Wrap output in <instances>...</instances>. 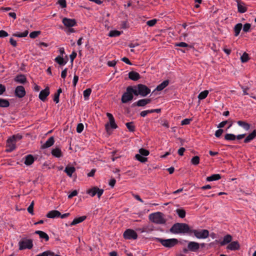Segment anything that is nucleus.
<instances>
[{
  "label": "nucleus",
  "instance_id": "f3484780",
  "mask_svg": "<svg viewBox=\"0 0 256 256\" xmlns=\"http://www.w3.org/2000/svg\"><path fill=\"white\" fill-rule=\"evenodd\" d=\"M237 6L238 12L240 13H244L247 10L245 4L240 0H237Z\"/></svg>",
  "mask_w": 256,
  "mask_h": 256
},
{
  "label": "nucleus",
  "instance_id": "c03bdc74",
  "mask_svg": "<svg viewBox=\"0 0 256 256\" xmlns=\"http://www.w3.org/2000/svg\"><path fill=\"white\" fill-rule=\"evenodd\" d=\"M192 164L194 165H198L200 163V158L198 156H194L190 161Z\"/></svg>",
  "mask_w": 256,
  "mask_h": 256
},
{
  "label": "nucleus",
  "instance_id": "09e8293b",
  "mask_svg": "<svg viewBox=\"0 0 256 256\" xmlns=\"http://www.w3.org/2000/svg\"><path fill=\"white\" fill-rule=\"evenodd\" d=\"M64 32L68 35L72 33L76 32L74 28H72V27H68L66 28V29L64 30Z\"/></svg>",
  "mask_w": 256,
  "mask_h": 256
},
{
  "label": "nucleus",
  "instance_id": "9b49d317",
  "mask_svg": "<svg viewBox=\"0 0 256 256\" xmlns=\"http://www.w3.org/2000/svg\"><path fill=\"white\" fill-rule=\"evenodd\" d=\"M62 22L66 28L73 27L76 25V22L75 19L64 18L62 20Z\"/></svg>",
  "mask_w": 256,
  "mask_h": 256
},
{
  "label": "nucleus",
  "instance_id": "774afa93",
  "mask_svg": "<svg viewBox=\"0 0 256 256\" xmlns=\"http://www.w3.org/2000/svg\"><path fill=\"white\" fill-rule=\"evenodd\" d=\"M122 60L128 64H129V65L132 64L130 61V60L126 57H124L123 58H122Z\"/></svg>",
  "mask_w": 256,
  "mask_h": 256
},
{
  "label": "nucleus",
  "instance_id": "4be33fe9",
  "mask_svg": "<svg viewBox=\"0 0 256 256\" xmlns=\"http://www.w3.org/2000/svg\"><path fill=\"white\" fill-rule=\"evenodd\" d=\"M232 240V236L230 234H226L223 240L221 241L220 244V246H224L226 245L231 242Z\"/></svg>",
  "mask_w": 256,
  "mask_h": 256
},
{
  "label": "nucleus",
  "instance_id": "49530a36",
  "mask_svg": "<svg viewBox=\"0 0 256 256\" xmlns=\"http://www.w3.org/2000/svg\"><path fill=\"white\" fill-rule=\"evenodd\" d=\"M149 154H150V152L148 150L144 149V148H140L139 150V154H138L146 156H148Z\"/></svg>",
  "mask_w": 256,
  "mask_h": 256
},
{
  "label": "nucleus",
  "instance_id": "1a4fd4ad",
  "mask_svg": "<svg viewBox=\"0 0 256 256\" xmlns=\"http://www.w3.org/2000/svg\"><path fill=\"white\" fill-rule=\"evenodd\" d=\"M104 190L102 189H100L96 186L86 191V194H90L91 196L93 197L96 194L98 198L101 196Z\"/></svg>",
  "mask_w": 256,
  "mask_h": 256
},
{
  "label": "nucleus",
  "instance_id": "423d86ee",
  "mask_svg": "<svg viewBox=\"0 0 256 256\" xmlns=\"http://www.w3.org/2000/svg\"><path fill=\"white\" fill-rule=\"evenodd\" d=\"M193 234L198 239H206L209 236V232L207 230H190V234Z\"/></svg>",
  "mask_w": 256,
  "mask_h": 256
},
{
  "label": "nucleus",
  "instance_id": "a18cd8bd",
  "mask_svg": "<svg viewBox=\"0 0 256 256\" xmlns=\"http://www.w3.org/2000/svg\"><path fill=\"white\" fill-rule=\"evenodd\" d=\"M176 213L180 218H184L186 216V212L184 210L178 209L176 210Z\"/></svg>",
  "mask_w": 256,
  "mask_h": 256
},
{
  "label": "nucleus",
  "instance_id": "9d476101",
  "mask_svg": "<svg viewBox=\"0 0 256 256\" xmlns=\"http://www.w3.org/2000/svg\"><path fill=\"white\" fill-rule=\"evenodd\" d=\"M124 237L126 239L128 240H136L138 238V234L136 232L131 229L126 230L124 233Z\"/></svg>",
  "mask_w": 256,
  "mask_h": 256
},
{
  "label": "nucleus",
  "instance_id": "aec40b11",
  "mask_svg": "<svg viewBox=\"0 0 256 256\" xmlns=\"http://www.w3.org/2000/svg\"><path fill=\"white\" fill-rule=\"evenodd\" d=\"M60 212L56 210H53L50 211L46 214V217L50 218H56L60 217Z\"/></svg>",
  "mask_w": 256,
  "mask_h": 256
},
{
  "label": "nucleus",
  "instance_id": "f03ea898",
  "mask_svg": "<svg viewBox=\"0 0 256 256\" xmlns=\"http://www.w3.org/2000/svg\"><path fill=\"white\" fill-rule=\"evenodd\" d=\"M149 219L152 222L158 224H164L166 222L164 214L160 212H156L150 214Z\"/></svg>",
  "mask_w": 256,
  "mask_h": 256
},
{
  "label": "nucleus",
  "instance_id": "39448f33",
  "mask_svg": "<svg viewBox=\"0 0 256 256\" xmlns=\"http://www.w3.org/2000/svg\"><path fill=\"white\" fill-rule=\"evenodd\" d=\"M156 241L160 242L164 246L167 248L174 247L178 243L176 238L162 239L159 238H156Z\"/></svg>",
  "mask_w": 256,
  "mask_h": 256
},
{
  "label": "nucleus",
  "instance_id": "2eb2a0df",
  "mask_svg": "<svg viewBox=\"0 0 256 256\" xmlns=\"http://www.w3.org/2000/svg\"><path fill=\"white\" fill-rule=\"evenodd\" d=\"M52 156L56 158H60L62 156V152L61 148L58 146L52 148L51 152Z\"/></svg>",
  "mask_w": 256,
  "mask_h": 256
},
{
  "label": "nucleus",
  "instance_id": "79ce46f5",
  "mask_svg": "<svg viewBox=\"0 0 256 256\" xmlns=\"http://www.w3.org/2000/svg\"><path fill=\"white\" fill-rule=\"evenodd\" d=\"M135 157L140 162H144L147 161V158L144 157L141 154H136Z\"/></svg>",
  "mask_w": 256,
  "mask_h": 256
},
{
  "label": "nucleus",
  "instance_id": "5701e85b",
  "mask_svg": "<svg viewBox=\"0 0 256 256\" xmlns=\"http://www.w3.org/2000/svg\"><path fill=\"white\" fill-rule=\"evenodd\" d=\"M64 171L69 177H72V174L76 171V168L73 166H68Z\"/></svg>",
  "mask_w": 256,
  "mask_h": 256
},
{
  "label": "nucleus",
  "instance_id": "f257e3e1",
  "mask_svg": "<svg viewBox=\"0 0 256 256\" xmlns=\"http://www.w3.org/2000/svg\"><path fill=\"white\" fill-rule=\"evenodd\" d=\"M190 228L188 224L184 223H176L170 228V232L174 234H190Z\"/></svg>",
  "mask_w": 256,
  "mask_h": 256
},
{
  "label": "nucleus",
  "instance_id": "20e7f679",
  "mask_svg": "<svg viewBox=\"0 0 256 256\" xmlns=\"http://www.w3.org/2000/svg\"><path fill=\"white\" fill-rule=\"evenodd\" d=\"M134 88V95H140L142 96H146L150 92V90L146 86L142 84H138Z\"/></svg>",
  "mask_w": 256,
  "mask_h": 256
},
{
  "label": "nucleus",
  "instance_id": "dca6fc26",
  "mask_svg": "<svg viewBox=\"0 0 256 256\" xmlns=\"http://www.w3.org/2000/svg\"><path fill=\"white\" fill-rule=\"evenodd\" d=\"M240 248V246L238 242L234 241L231 242L226 246V249L230 250H238Z\"/></svg>",
  "mask_w": 256,
  "mask_h": 256
},
{
  "label": "nucleus",
  "instance_id": "bf43d9fd",
  "mask_svg": "<svg viewBox=\"0 0 256 256\" xmlns=\"http://www.w3.org/2000/svg\"><path fill=\"white\" fill-rule=\"evenodd\" d=\"M8 36V33L4 30H0V38H3L6 36Z\"/></svg>",
  "mask_w": 256,
  "mask_h": 256
},
{
  "label": "nucleus",
  "instance_id": "e433bc0d",
  "mask_svg": "<svg viewBox=\"0 0 256 256\" xmlns=\"http://www.w3.org/2000/svg\"><path fill=\"white\" fill-rule=\"evenodd\" d=\"M55 61L60 65L64 66L66 64V62L64 60V58L61 56H58L55 58Z\"/></svg>",
  "mask_w": 256,
  "mask_h": 256
},
{
  "label": "nucleus",
  "instance_id": "6e6d98bb",
  "mask_svg": "<svg viewBox=\"0 0 256 256\" xmlns=\"http://www.w3.org/2000/svg\"><path fill=\"white\" fill-rule=\"evenodd\" d=\"M192 120V118H185L181 122V124L182 125L188 124Z\"/></svg>",
  "mask_w": 256,
  "mask_h": 256
},
{
  "label": "nucleus",
  "instance_id": "cd10ccee",
  "mask_svg": "<svg viewBox=\"0 0 256 256\" xmlns=\"http://www.w3.org/2000/svg\"><path fill=\"white\" fill-rule=\"evenodd\" d=\"M35 234H38L40 238L44 239L46 242L49 240L48 236L44 232L36 230L35 232Z\"/></svg>",
  "mask_w": 256,
  "mask_h": 256
},
{
  "label": "nucleus",
  "instance_id": "7c9ffc66",
  "mask_svg": "<svg viewBox=\"0 0 256 256\" xmlns=\"http://www.w3.org/2000/svg\"><path fill=\"white\" fill-rule=\"evenodd\" d=\"M169 84V81L168 80H166L162 82L160 84L158 85L156 88V90L158 91H160L164 89L166 86H168Z\"/></svg>",
  "mask_w": 256,
  "mask_h": 256
},
{
  "label": "nucleus",
  "instance_id": "0e129e2a",
  "mask_svg": "<svg viewBox=\"0 0 256 256\" xmlns=\"http://www.w3.org/2000/svg\"><path fill=\"white\" fill-rule=\"evenodd\" d=\"M66 74H67V68H64L62 72V73H61V77L64 79L66 76Z\"/></svg>",
  "mask_w": 256,
  "mask_h": 256
},
{
  "label": "nucleus",
  "instance_id": "de8ad7c7",
  "mask_svg": "<svg viewBox=\"0 0 256 256\" xmlns=\"http://www.w3.org/2000/svg\"><path fill=\"white\" fill-rule=\"evenodd\" d=\"M250 28H251V24H250L246 23L244 25V26L242 28V30L244 32H247L250 31Z\"/></svg>",
  "mask_w": 256,
  "mask_h": 256
},
{
  "label": "nucleus",
  "instance_id": "052dcab7",
  "mask_svg": "<svg viewBox=\"0 0 256 256\" xmlns=\"http://www.w3.org/2000/svg\"><path fill=\"white\" fill-rule=\"evenodd\" d=\"M16 142L18 140H19L22 139V136L20 134L14 135L12 137H11Z\"/></svg>",
  "mask_w": 256,
  "mask_h": 256
},
{
  "label": "nucleus",
  "instance_id": "473e14b6",
  "mask_svg": "<svg viewBox=\"0 0 256 256\" xmlns=\"http://www.w3.org/2000/svg\"><path fill=\"white\" fill-rule=\"evenodd\" d=\"M242 25L241 23L236 24L234 28V36H237L240 33Z\"/></svg>",
  "mask_w": 256,
  "mask_h": 256
},
{
  "label": "nucleus",
  "instance_id": "4c0bfd02",
  "mask_svg": "<svg viewBox=\"0 0 256 256\" xmlns=\"http://www.w3.org/2000/svg\"><path fill=\"white\" fill-rule=\"evenodd\" d=\"M91 92L92 90L90 88H87L84 91L83 94L84 100H88L89 99Z\"/></svg>",
  "mask_w": 256,
  "mask_h": 256
},
{
  "label": "nucleus",
  "instance_id": "680f3d73",
  "mask_svg": "<svg viewBox=\"0 0 256 256\" xmlns=\"http://www.w3.org/2000/svg\"><path fill=\"white\" fill-rule=\"evenodd\" d=\"M76 55H77L76 53L74 52H73L70 54V59L71 60V62H73V61H74V59L76 58Z\"/></svg>",
  "mask_w": 256,
  "mask_h": 256
},
{
  "label": "nucleus",
  "instance_id": "0eeeda50",
  "mask_svg": "<svg viewBox=\"0 0 256 256\" xmlns=\"http://www.w3.org/2000/svg\"><path fill=\"white\" fill-rule=\"evenodd\" d=\"M18 246L20 250L31 249L33 246L32 240L26 238H22L18 242Z\"/></svg>",
  "mask_w": 256,
  "mask_h": 256
},
{
  "label": "nucleus",
  "instance_id": "c756f323",
  "mask_svg": "<svg viewBox=\"0 0 256 256\" xmlns=\"http://www.w3.org/2000/svg\"><path fill=\"white\" fill-rule=\"evenodd\" d=\"M238 124L244 128L246 130H248L250 128V124L244 121L239 120L237 122Z\"/></svg>",
  "mask_w": 256,
  "mask_h": 256
},
{
  "label": "nucleus",
  "instance_id": "4468645a",
  "mask_svg": "<svg viewBox=\"0 0 256 256\" xmlns=\"http://www.w3.org/2000/svg\"><path fill=\"white\" fill-rule=\"evenodd\" d=\"M16 142L12 138H9L7 140L6 142V151L10 152L14 150L16 148Z\"/></svg>",
  "mask_w": 256,
  "mask_h": 256
},
{
  "label": "nucleus",
  "instance_id": "c85d7f7f",
  "mask_svg": "<svg viewBox=\"0 0 256 256\" xmlns=\"http://www.w3.org/2000/svg\"><path fill=\"white\" fill-rule=\"evenodd\" d=\"M34 162V158L31 154L28 155L25 158L24 164L26 166L32 164Z\"/></svg>",
  "mask_w": 256,
  "mask_h": 256
},
{
  "label": "nucleus",
  "instance_id": "72a5a7b5",
  "mask_svg": "<svg viewBox=\"0 0 256 256\" xmlns=\"http://www.w3.org/2000/svg\"><path fill=\"white\" fill-rule=\"evenodd\" d=\"M10 102L8 100L0 98V107L7 108L9 106Z\"/></svg>",
  "mask_w": 256,
  "mask_h": 256
},
{
  "label": "nucleus",
  "instance_id": "3c124183",
  "mask_svg": "<svg viewBox=\"0 0 256 256\" xmlns=\"http://www.w3.org/2000/svg\"><path fill=\"white\" fill-rule=\"evenodd\" d=\"M34 202H32L30 204L28 208V211L29 213L32 214V215L34 214Z\"/></svg>",
  "mask_w": 256,
  "mask_h": 256
},
{
  "label": "nucleus",
  "instance_id": "ea45409f",
  "mask_svg": "<svg viewBox=\"0 0 256 256\" xmlns=\"http://www.w3.org/2000/svg\"><path fill=\"white\" fill-rule=\"evenodd\" d=\"M224 138L227 140H234L236 139V136L232 134H227L225 135Z\"/></svg>",
  "mask_w": 256,
  "mask_h": 256
},
{
  "label": "nucleus",
  "instance_id": "864d4df0",
  "mask_svg": "<svg viewBox=\"0 0 256 256\" xmlns=\"http://www.w3.org/2000/svg\"><path fill=\"white\" fill-rule=\"evenodd\" d=\"M174 46H180V47H182V48H186L188 46V45L184 42H178V43H176Z\"/></svg>",
  "mask_w": 256,
  "mask_h": 256
},
{
  "label": "nucleus",
  "instance_id": "58836bf2",
  "mask_svg": "<svg viewBox=\"0 0 256 256\" xmlns=\"http://www.w3.org/2000/svg\"><path fill=\"white\" fill-rule=\"evenodd\" d=\"M122 32L117 30H111L108 34V36L110 37H115L119 36Z\"/></svg>",
  "mask_w": 256,
  "mask_h": 256
},
{
  "label": "nucleus",
  "instance_id": "ddd939ff",
  "mask_svg": "<svg viewBox=\"0 0 256 256\" xmlns=\"http://www.w3.org/2000/svg\"><path fill=\"white\" fill-rule=\"evenodd\" d=\"M15 95L19 98H22L26 95V91L23 86H19L16 87L14 91Z\"/></svg>",
  "mask_w": 256,
  "mask_h": 256
},
{
  "label": "nucleus",
  "instance_id": "5fc2aeb1",
  "mask_svg": "<svg viewBox=\"0 0 256 256\" xmlns=\"http://www.w3.org/2000/svg\"><path fill=\"white\" fill-rule=\"evenodd\" d=\"M156 22L157 20L156 19H153L152 20H148L146 22V24L150 26H152L156 24Z\"/></svg>",
  "mask_w": 256,
  "mask_h": 256
},
{
  "label": "nucleus",
  "instance_id": "f8f14e48",
  "mask_svg": "<svg viewBox=\"0 0 256 256\" xmlns=\"http://www.w3.org/2000/svg\"><path fill=\"white\" fill-rule=\"evenodd\" d=\"M189 251L196 252L200 248V244L195 242H189L188 244Z\"/></svg>",
  "mask_w": 256,
  "mask_h": 256
},
{
  "label": "nucleus",
  "instance_id": "393cba45",
  "mask_svg": "<svg viewBox=\"0 0 256 256\" xmlns=\"http://www.w3.org/2000/svg\"><path fill=\"white\" fill-rule=\"evenodd\" d=\"M86 216H82L78 218H75L70 224V226L76 225L79 223L82 222L86 219Z\"/></svg>",
  "mask_w": 256,
  "mask_h": 256
},
{
  "label": "nucleus",
  "instance_id": "37998d69",
  "mask_svg": "<svg viewBox=\"0 0 256 256\" xmlns=\"http://www.w3.org/2000/svg\"><path fill=\"white\" fill-rule=\"evenodd\" d=\"M126 128L130 132H134L135 130V126L132 122H127L126 124Z\"/></svg>",
  "mask_w": 256,
  "mask_h": 256
},
{
  "label": "nucleus",
  "instance_id": "a211bd4d",
  "mask_svg": "<svg viewBox=\"0 0 256 256\" xmlns=\"http://www.w3.org/2000/svg\"><path fill=\"white\" fill-rule=\"evenodd\" d=\"M50 94V90L48 88H46L44 90H42L39 94V98L42 101H44L46 97Z\"/></svg>",
  "mask_w": 256,
  "mask_h": 256
},
{
  "label": "nucleus",
  "instance_id": "338daca9",
  "mask_svg": "<svg viewBox=\"0 0 256 256\" xmlns=\"http://www.w3.org/2000/svg\"><path fill=\"white\" fill-rule=\"evenodd\" d=\"M6 91V87L4 85L2 84H0V95L3 94V93Z\"/></svg>",
  "mask_w": 256,
  "mask_h": 256
},
{
  "label": "nucleus",
  "instance_id": "bb28decb",
  "mask_svg": "<svg viewBox=\"0 0 256 256\" xmlns=\"http://www.w3.org/2000/svg\"><path fill=\"white\" fill-rule=\"evenodd\" d=\"M151 102L150 99L147 98V99H142L138 100L136 102V105L138 106H144L148 104H150Z\"/></svg>",
  "mask_w": 256,
  "mask_h": 256
},
{
  "label": "nucleus",
  "instance_id": "69168bd1",
  "mask_svg": "<svg viewBox=\"0 0 256 256\" xmlns=\"http://www.w3.org/2000/svg\"><path fill=\"white\" fill-rule=\"evenodd\" d=\"M78 80V76L76 75H74L73 78L72 84L74 86L76 85V84Z\"/></svg>",
  "mask_w": 256,
  "mask_h": 256
},
{
  "label": "nucleus",
  "instance_id": "e2e57ef3",
  "mask_svg": "<svg viewBox=\"0 0 256 256\" xmlns=\"http://www.w3.org/2000/svg\"><path fill=\"white\" fill-rule=\"evenodd\" d=\"M77 194V191L76 190H73L70 194H68V198H72V197L76 196Z\"/></svg>",
  "mask_w": 256,
  "mask_h": 256
},
{
  "label": "nucleus",
  "instance_id": "6ab92c4d",
  "mask_svg": "<svg viewBox=\"0 0 256 256\" xmlns=\"http://www.w3.org/2000/svg\"><path fill=\"white\" fill-rule=\"evenodd\" d=\"M54 142V139L53 136H50L46 142L42 146V148H46L52 146Z\"/></svg>",
  "mask_w": 256,
  "mask_h": 256
},
{
  "label": "nucleus",
  "instance_id": "13d9d810",
  "mask_svg": "<svg viewBox=\"0 0 256 256\" xmlns=\"http://www.w3.org/2000/svg\"><path fill=\"white\" fill-rule=\"evenodd\" d=\"M58 4L62 8H66V3L65 0H59Z\"/></svg>",
  "mask_w": 256,
  "mask_h": 256
},
{
  "label": "nucleus",
  "instance_id": "b1692460",
  "mask_svg": "<svg viewBox=\"0 0 256 256\" xmlns=\"http://www.w3.org/2000/svg\"><path fill=\"white\" fill-rule=\"evenodd\" d=\"M14 81L20 84H24L26 82V78L25 76L20 74L14 78Z\"/></svg>",
  "mask_w": 256,
  "mask_h": 256
},
{
  "label": "nucleus",
  "instance_id": "603ef678",
  "mask_svg": "<svg viewBox=\"0 0 256 256\" xmlns=\"http://www.w3.org/2000/svg\"><path fill=\"white\" fill-rule=\"evenodd\" d=\"M84 125L82 123H80L78 124L76 127V132L78 133H81L84 130Z\"/></svg>",
  "mask_w": 256,
  "mask_h": 256
},
{
  "label": "nucleus",
  "instance_id": "4d7b16f0",
  "mask_svg": "<svg viewBox=\"0 0 256 256\" xmlns=\"http://www.w3.org/2000/svg\"><path fill=\"white\" fill-rule=\"evenodd\" d=\"M223 132H224V130L222 129H220V128L216 130V132H215V136L216 137H217V138L220 137V136L223 133Z\"/></svg>",
  "mask_w": 256,
  "mask_h": 256
},
{
  "label": "nucleus",
  "instance_id": "a878e982",
  "mask_svg": "<svg viewBox=\"0 0 256 256\" xmlns=\"http://www.w3.org/2000/svg\"><path fill=\"white\" fill-rule=\"evenodd\" d=\"M256 136V130H254L250 134L244 139V142L248 143L253 140Z\"/></svg>",
  "mask_w": 256,
  "mask_h": 256
},
{
  "label": "nucleus",
  "instance_id": "2f4dec72",
  "mask_svg": "<svg viewBox=\"0 0 256 256\" xmlns=\"http://www.w3.org/2000/svg\"><path fill=\"white\" fill-rule=\"evenodd\" d=\"M221 178V176L220 174H214L206 178V181L212 182L214 180H218Z\"/></svg>",
  "mask_w": 256,
  "mask_h": 256
},
{
  "label": "nucleus",
  "instance_id": "8fccbe9b",
  "mask_svg": "<svg viewBox=\"0 0 256 256\" xmlns=\"http://www.w3.org/2000/svg\"><path fill=\"white\" fill-rule=\"evenodd\" d=\"M40 34V31H34L30 33V38H36Z\"/></svg>",
  "mask_w": 256,
  "mask_h": 256
},
{
  "label": "nucleus",
  "instance_id": "7ed1b4c3",
  "mask_svg": "<svg viewBox=\"0 0 256 256\" xmlns=\"http://www.w3.org/2000/svg\"><path fill=\"white\" fill-rule=\"evenodd\" d=\"M134 88L132 86H128L126 88V92H124L122 96V102L126 104L133 99V94H134Z\"/></svg>",
  "mask_w": 256,
  "mask_h": 256
},
{
  "label": "nucleus",
  "instance_id": "f704fd0d",
  "mask_svg": "<svg viewBox=\"0 0 256 256\" xmlns=\"http://www.w3.org/2000/svg\"><path fill=\"white\" fill-rule=\"evenodd\" d=\"M208 92H209L208 90H205L204 91L200 92L199 94L198 95V98L200 100H202L204 99L208 96Z\"/></svg>",
  "mask_w": 256,
  "mask_h": 256
},
{
  "label": "nucleus",
  "instance_id": "6e6552de",
  "mask_svg": "<svg viewBox=\"0 0 256 256\" xmlns=\"http://www.w3.org/2000/svg\"><path fill=\"white\" fill-rule=\"evenodd\" d=\"M106 116L108 118L109 122L107 123L105 125L106 129L107 131H108L110 128H117V126L115 122L114 118L110 113L107 112Z\"/></svg>",
  "mask_w": 256,
  "mask_h": 256
},
{
  "label": "nucleus",
  "instance_id": "a19ab883",
  "mask_svg": "<svg viewBox=\"0 0 256 256\" xmlns=\"http://www.w3.org/2000/svg\"><path fill=\"white\" fill-rule=\"evenodd\" d=\"M249 56L248 54L246 52H244L242 55L240 56V60L242 62H246L249 60Z\"/></svg>",
  "mask_w": 256,
  "mask_h": 256
},
{
  "label": "nucleus",
  "instance_id": "412c9836",
  "mask_svg": "<svg viewBox=\"0 0 256 256\" xmlns=\"http://www.w3.org/2000/svg\"><path fill=\"white\" fill-rule=\"evenodd\" d=\"M128 78L131 80L136 81L140 78V75L136 72L132 71L128 73Z\"/></svg>",
  "mask_w": 256,
  "mask_h": 256
},
{
  "label": "nucleus",
  "instance_id": "c9c22d12",
  "mask_svg": "<svg viewBox=\"0 0 256 256\" xmlns=\"http://www.w3.org/2000/svg\"><path fill=\"white\" fill-rule=\"evenodd\" d=\"M28 30H26L22 32H16L12 34L14 36L18 37V38H24L28 36Z\"/></svg>",
  "mask_w": 256,
  "mask_h": 256
}]
</instances>
